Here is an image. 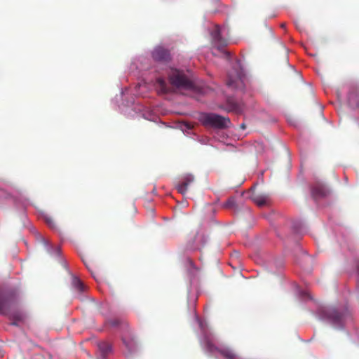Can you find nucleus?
Masks as SVG:
<instances>
[{
    "label": "nucleus",
    "mask_w": 359,
    "mask_h": 359,
    "mask_svg": "<svg viewBox=\"0 0 359 359\" xmlns=\"http://www.w3.org/2000/svg\"><path fill=\"white\" fill-rule=\"evenodd\" d=\"M152 57L155 61L166 62L170 60V54L167 49L158 46L153 50Z\"/></svg>",
    "instance_id": "nucleus-7"
},
{
    "label": "nucleus",
    "mask_w": 359,
    "mask_h": 359,
    "mask_svg": "<svg viewBox=\"0 0 359 359\" xmlns=\"http://www.w3.org/2000/svg\"><path fill=\"white\" fill-rule=\"evenodd\" d=\"M329 193L326 187L321 183H316L313 185L311 190L312 196L315 199L325 197Z\"/></svg>",
    "instance_id": "nucleus-10"
},
{
    "label": "nucleus",
    "mask_w": 359,
    "mask_h": 359,
    "mask_svg": "<svg viewBox=\"0 0 359 359\" xmlns=\"http://www.w3.org/2000/svg\"><path fill=\"white\" fill-rule=\"evenodd\" d=\"M46 223L52 229H54L55 227V222L53 219L50 217H45Z\"/></svg>",
    "instance_id": "nucleus-20"
},
{
    "label": "nucleus",
    "mask_w": 359,
    "mask_h": 359,
    "mask_svg": "<svg viewBox=\"0 0 359 359\" xmlns=\"http://www.w3.org/2000/svg\"><path fill=\"white\" fill-rule=\"evenodd\" d=\"M194 182V177L192 175L187 174L182 178V181L176 186L179 193L185 194L188 187Z\"/></svg>",
    "instance_id": "nucleus-9"
},
{
    "label": "nucleus",
    "mask_w": 359,
    "mask_h": 359,
    "mask_svg": "<svg viewBox=\"0 0 359 359\" xmlns=\"http://www.w3.org/2000/svg\"><path fill=\"white\" fill-rule=\"evenodd\" d=\"M111 324L114 326L118 324V321L117 320H112L111 322Z\"/></svg>",
    "instance_id": "nucleus-21"
},
{
    "label": "nucleus",
    "mask_w": 359,
    "mask_h": 359,
    "mask_svg": "<svg viewBox=\"0 0 359 359\" xmlns=\"http://www.w3.org/2000/svg\"><path fill=\"white\" fill-rule=\"evenodd\" d=\"M205 347L210 353H214L215 351L219 353L226 359H236V354L229 347H217L212 341L207 338L205 340Z\"/></svg>",
    "instance_id": "nucleus-4"
},
{
    "label": "nucleus",
    "mask_w": 359,
    "mask_h": 359,
    "mask_svg": "<svg viewBox=\"0 0 359 359\" xmlns=\"http://www.w3.org/2000/svg\"><path fill=\"white\" fill-rule=\"evenodd\" d=\"M241 128L242 129H245V125L244 123H242V124L241 125Z\"/></svg>",
    "instance_id": "nucleus-23"
},
{
    "label": "nucleus",
    "mask_w": 359,
    "mask_h": 359,
    "mask_svg": "<svg viewBox=\"0 0 359 359\" xmlns=\"http://www.w3.org/2000/svg\"><path fill=\"white\" fill-rule=\"evenodd\" d=\"M22 319V316H18V320H21Z\"/></svg>",
    "instance_id": "nucleus-25"
},
{
    "label": "nucleus",
    "mask_w": 359,
    "mask_h": 359,
    "mask_svg": "<svg viewBox=\"0 0 359 359\" xmlns=\"http://www.w3.org/2000/svg\"><path fill=\"white\" fill-rule=\"evenodd\" d=\"M252 200L259 207L267 205L269 203V196L266 194H254L252 196Z\"/></svg>",
    "instance_id": "nucleus-11"
},
{
    "label": "nucleus",
    "mask_w": 359,
    "mask_h": 359,
    "mask_svg": "<svg viewBox=\"0 0 359 359\" xmlns=\"http://www.w3.org/2000/svg\"><path fill=\"white\" fill-rule=\"evenodd\" d=\"M189 263H190V265L194 266V262H193V261H192V260H191V259H189Z\"/></svg>",
    "instance_id": "nucleus-24"
},
{
    "label": "nucleus",
    "mask_w": 359,
    "mask_h": 359,
    "mask_svg": "<svg viewBox=\"0 0 359 359\" xmlns=\"http://www.w3.org/2000/svg\"><path fill=\"white\" fill-rule=\"evenodd\" d=\"M206 243V238L204 235L197 234L190 240L187 245V248L190 250H201Z\"/></svg>",
    "instance_id": "nucleus-8"
},
{
    "label": "nucleus",
    "mask_w": 359,
    "mask_h": 359,
    "mask_svg": "<svg viewBox=\"0 0 359 359\" xmlns=\"http://www.w3.org/2000/svg\"><path fill=\"white\" fill-rule=\"evenodd\" d=\"M72 285L79 292H83L86 290V285L83 283L77 277H74L72 279Z\"/></svg>",
    "instance_id": "nucleus-15"
},
{
    "label": "nucleus",
    "mask_w": 359,
    "mask_h": 359,
    "mask_svg": "<svg viewBox=\"0 0 359 359\" xmlns=\"http://www.w3.org/2000/svg\"><path fill=\"white\" fill-rule=\"evenodd\" d=\"M356 97H357L356 93H350V95L348 96V102H349L350 104L358 107V102H355V98H356Z\"/></svg>",
    "instance_id": "nucleus-17"
},
{
    "label": "nucleus",
    "mask_w": 359,
    "mask_h": 359,
    "mask_svg": "<svg viewBox=\"0 0 359 359\" xmlns=\"http://www.w3.org/2000/svg\"><path fill=\"white\" fill-rule=\"evenodd\" d=\"M280 27H281L282 28H285V24H284V23L281 24Z\"/></svg>",
    "instance_id": "nucleus-26"
},
{
    "label": "nucleus",
    "mask_w": 359,
    "mask_h": 359,
    "mask_svg": "<svg viewBox=\"0 0 359 359\" xmlns=\"http://www.w3.org/2000/svg\"><path fill=\"white\" fill-rule=\"evenodd\" d=\"M226 56L228 57L229 56V53L225 50L223 51Z\"/></svg>",
    "instance_id": "nucleus-22"
},
{
    "label": "nucleus",
    "mask_w": 359,
    "mask_h": 359,
    "mask_svg": "<svg viewBox=\"0 0 359 359\" xmlns=\"http://www.w3.org/2000/svg\"><path fill=\"white\" fill-rule=\"evenodd\" d=\"M241 80V74H238L237 76L235 78L231 77V76H229V79L226 81V84L229 87L236 88L237 87V82Z\"/></svg>",
    "instance_id": "nucleus-16"
},
{
    "label": "nucleus",
    "mask_w": 359,
    "mask_h": 359,
    "mask_svg": "<svg viewBox=\"0 0 359 359\" xmlns=\"http://www.w3.org/2000/svg\"><path fill=\"white\" fill-rule=\"evenodd\" d=\"M98 348L102 356L107 355L111 349V345L107 341H101L98 344Z\"/></svg>",
    "instance_id": "nucleus-14"
},
{
    "label": "nucleus",
    "mask_w": 359,
    "mask_h": 359,
    "mask_svg": "<svg viewBox=\"0 0 359 359\" xmlns=\"http://www.w3.org/2000/svg\"><path fill=\"white\" fill-rule=\"evenodd\" d=\"M199 121L205 127L217 129L228 128L231 123L230 119L214 113H203L200 115Z\"/></svg>",
    "instance_id": "nucleus-1"
},
{
    "label": "nucleus",
    "mask_w": 359,
    "mask_h": 359,
    "mask_svg": "<svg viewBox=\"0 0 359 359\" xmlns=\"http://www.w3.org/2000/svg\"><path fill=\"white\" fill-rule=\"evenodd\" d=\"M123 341L126 346V347L130 351H133L135 348V343L133 341V339H131V341H128L126 339L123 337Z\"/></svg>",
    "instance_id": "nucleus-18"
},
{
    "label": "nucleus",
    "mask_w": 359,
    "mask_h": 359,
    "mask_svg": "<svg viewBox=\"0 0 359 359\" xmlns=\"http://www.w3.org/2000/svg\"><path fill=\"white\" fill-rule=\"evenodd\" d=\"M235 206V200L233 198H229L224 205V207L227 208H233Z\"/></svg>",
    "instance_id": "nucleus-19"
},
{
    "label": "nucleus",
    "mask_w": 359,
    "mask_h": 359,
    "mask_svg": "<svg viewBox=\"0 0 359 359\" xmlns=\"http://www.w3.org/2000/svg\"><path fill=\"white\" fill-rule=\"evenodd\" d=\"M212 38V43L218 50H222L226 45V41L221 36L220 27L216 25L210 33Z\"/></svg>",
    "instance_id": "nucleus-6"
},
{
    "label": "nucleus",
    "mask_w": 359,
    "mask_h": 359,
    "mask_svg": "<svg viewBox=\"0 0 359 359\" xmlns=\"http://www.w3.org/2000/svg\"><path fill=\"white\" fill-rule=\"evenodd\" d=\"M16 294L12 290L0 291V314H6L15 302Z\"/></svg>",
    "instance_id": "nucleus-3"
},
{
    "label": "nucleus",
    "mask_w": 359,
    "mask_h": 359,
    "mask_svg": "<svg viewBox=\"0 0 359 359\" xmlns=\"http://www.w3.org/2000/svg\"><path fill=\"white\" fill-rule=\"evenodd\" d=\"M323 314L334 325L341 324L344 319V314L339 313L334 308L323 310Z\"/></svg>",
    "instance_id": "nucleus-5"
},
{
    "label": "nucleus",
    "mask_w": 359,
    "mask_h": 359,
    "mask_svg": "<svg viewBox=\"0 0 359 359\" xmlns=\"http://www.w3.org/2000/svg\"><path fill=\"white\" fill-rule=\"evenodd\" d=\"M226 110L228 111L240 114L243 111V107L236 102L233 99H228L226 102Z\"/></svg>",
    "instance_id": "nucleus-12"
},
{
    "label": "nucleus",
    "mask_w": 359,
    "mask_h": 359,
    "mask_svg": "<svg viewBox=\"0 0 359 359\" xmlns=\"http://www.w3.org/2000/svg\"><path fill=\"white\" fill-rule=\"evenodd\" d=\"M156 87L161 93H168L170 91V87L168 86L165 81L162 78L156 79Z\"/></svg>",
    "instance_id": "nucleus-13"
},
{
    "label": "nucleus",
    "mask_w": 359,
    "mask_h": 359,
    "mask_svg": "<svg viewBox=\"0 0 359 359\" xmlns=\"http://www.w3.org/2000/svg\"><path fill=\"white\" fill-rule=\"evenodd\" d=\"M170 84L177 89L191 90L194 88L193 81L182 72L173 69L169 74Z\"/></svg>",
    "instance_id": "nucleus-2"
}]
</instances>
